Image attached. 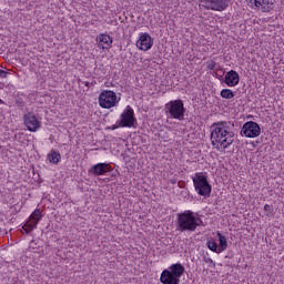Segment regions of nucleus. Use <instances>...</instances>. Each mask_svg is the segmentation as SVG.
I'll return each mask as SVG.
<instances>
[{
	"label": "nucleus",
	"instance_id": "9d476101",
	"mask_svg": "<svg viewBox=\"0 0 284 284\" xmlns=\"http://www.w3.org/2000/svg\"><path fill=\"white\" fill-rule=\"evenodd\" d=\"M251 6H255L262 12H272L274 10V3L276 0H247Z\"/></svg>",
	"mask_w": 284,
	"mask_h": 284
},
{
	"label": "nucleus",
	"instance_id": "412c9836",
	"mask_svg": "<svg viewBox=\"0 0 284 284\" xmlns=\"http://www.w3.org/2000/svg\"><path fill=\"white\" fill-rule=\"evenodd\" d=\"M264 212H265L266 216H272V214H274V207L270 204H265Z\"/></svg>",
	"mask_w": 284,
	"mask_h": 284
},
{
	"label": "nucleus",
	"instance_id": "f03ea898",
	"mask_svg": "<svg viewBox=\"0 0 284 284\" xmlns=\"http://www.w3.org/2000/svg\"><path fill=\"white\" fill-rule=\"evenodd\" d=\"M203 227V220L199 217V213L191 210L178 214L176 230L178 232H196V227Z\"/></svg>",
	"mask_w": 284,
	"mask_h": 284
},
{
	"label": "nucleus",
	"instance_id": "1a4fd4ad",
	"mask_svg": "<svg viewBox=\"0 0 284 284\" xmlns=\"http://www.w3.org/2000/svg\"><path fill=\"white\" fill-rule=\"evenodd\" d=\"M152 45H154V40L150 36V33H140V38L136 41V48H139V50H142L143 52H148V50L152 49Z\"/></svg>",
	"mask_w": 284,
	"mask_h": 284
},
{
	"label": "nucleus",
	"instance_id": "aec40b11",
	"mask_svg": "<svg viewBox=\"0 0 284 284\" xmlns=\"http://www.w3.org/2000/svg\"><path fill=\"white\" fill-rule=\"evenodd\" d=\"M220 95L222 99H234V92L230 89H223Z\"/></svg>",
	"mask_w": 284,
	"mask_h": 284
},
{
	"label": "nucleus",
	"instance_id": "ddd939ff",
	"mask_svg": "<svg viewBox=\"0 0 284 284\" xmlns=\"http://www.w3.org/2000/svg\"><path fill=\"white\" fill-rule=\"evenodd\" d=\"M239 81H241V77L239 72L231 70L224 77V83L229 85V88H234L239 85Z\"/></svg>",
	"mask_w": 284,
	"mask_h": 284
},
{
	"label": "nucleus",
	"instance_id": "5701e85b",
	"mask_svg": "<svg viewBox=\"0 0 284 284\" xmlns=\"http://www.w3.org/2000/svg\"><path fill=\"white\" fill-rule=\"evenodd\" d=\"M203 261H204V263L210 265V267H214L216 265V263H214V260H212V257H207V256L204 255Z\"/></svg>",
	"mask_w": 284,
	"mask_h": 284
},
{
	"label": "nucleus",
	"instance_id": "cd10ccee",
	"mask_svg": "<svg viewBox=\"0 0 284 284\" xmlns=\"http://www.w3.org/2000/svg\"><path fill=\"white\" fill-rule=\"evenodd\" d=\"M22 234H30L27 227L22 226L21 229Z\"/></svg>",
	"mask_w": 284,
	"mask_h": 284
},
{
	"label": "nucleus",
	"instance_id": "6ab92c4d",
	"mask_svg": "<svg viewBox=\"0 0 284 284\" xmlns=\"http://www.w3.org/2000/svg\"><path fill=\"white\" fill-rule=\"evenodd\" d=\"M43 215H41V210L40 209H36L32 214L30 215V221L32 223H36V225L39 223V221H41V217Z\"/></svg>",
	"mask_w": 284,
	"mask_h": 284
},
{
	"label": "nucleus",
	"instance_id": "f3484780",
	"mask_svg": "<svg viewBox=\"0 0 284 284\" xmlns=\"http://www.w3.org/2000/svg\"><path fill=\"white\" fill-rule=\"evenodd\" d=\"M206 246L209 247V250H211V252H215V254H221V252H219V244L216 243V241H214V237H207Z\"/></svg>",
	"mask_w": 284,
	"mask_h": 284
},
{
	"label": "nucleus",
	"instance_id": "39448f33",
	"mask_svg": "<svg viewBox=\"0 0 284 284\" xmlns=\"http://www.w3.org/2000/svg\"><path fill=\"white\" fill-rule=\"evenodd\" d=\"M121 101V98L116 97L114 91L104 90L99 95V105L104 110H110V108H116Z\"/></svg>",
	"mask_w": 284,
	"mask_h": 284
},
{
	"label": "nucleus",
	"instance_id": "4be33fe9",
	"mask_svg": "<svg viewBox=\"0 0 284 284\" xmlns=\"http://www.w3.org/2000/svg\"><path fill=\"white\" fill-rule=\"evenodd\" d=\"M23 226H24V227L28 230V232L30 233V232H32V230H34V229L37 227V223H34V222H32V221L30 220V222H27Z\"/></svg>",
	"mask_w": 284,
	"mask_h": 284
},
{
	"label": "nucleus",
	"instance_id": "b1692460",
	"mask_svg": "<svg viewBox=\"0 0 284 284\" xmlns=\"http://www.w3.org/2000/svg\"><path fill=\"white\" fill-rule=\"evenodd\" d=\"M8 74H10L8 71L0 69V77H1V79H8Z\"/></svg>",
	"mask_w": 284,
	"mask_h": 284
},
{
	"label": "nucleus",
	"instance_id": "2eb2a0df",
	"mask_svg": "<svg viewBox=\"0 0 284 284\" xmlns=\"http://www.w3.org/2000/svg\"><path fill=\"white\" fill-rule=\"evenodd\" d=\"M169 272L173 275L176 276L179 280H181V276L185 274V266L181 263L172 264L169 267Z\"/></svg>",
	"mask_w": 284,
	"mask_h": 284
},
{
	"label": "nucleus",
	"instance_id": "0eeeda50",
	"mask_svg": "<svg viewBox=\"0 0 284 284\" xmlns=\"http://www.w3.org/2000/svg\"><path fill=\"white\" fill-rule=\"evenodd\" d=\"M120 119L119 125H121V128H134V124L136 123V118H134V109L128 105Z\"/></svg>",
	"mask_w": 284,
	"mask_h": 284
},
{
	"label": "nucleus",
	"instance_id": "9b49d317",
	"mask_svg": "<svg viewBox=\"0 0 284 284\" xmlns=\"http://www.w3.org/2000/svg\"><path fill=\"white\" fill-rule=\"evenodd\" d=\"M108 172H112V166H110L108 163L94 164L89 170V173L93 174L94 176H103V174H108Z\"/></svg>",
	"mask_w": 284,
	"mask_h": 284
},
{
	"label": "nucleus",
	"instance_id": "bb28decb",
	"mask_svg": "<svg viewBox=\"0 0 284 284\" xmlns=\"http://www.w3.org/2000/svg\"><path fill=\"white\" fill-rule=\"evenodd\" d=\"M119 123H120V121H118L116 124H113L111 126V130H116V129L121 128V125H119Z\"/></svg>",
	"mask_w": 284,
	"mask_h": 284
},
{
	"label": "nucleus",
	"instance_id": "393cba45",
	"mask_svg": "<svg viewBox=\"0 0 284 284\" xmlns=\"http://www.w3.org/2000/svg\"><path fill=\"white\" fill-rule=\"evenodd\" d=\"M207 68L209 70H214V68H216V62L212 60L211 62H209Z\"/></svg>",
	"mask_w": 284,
	"mask_h": 284
},
{
	"label": "nucleus",
	"instance_id": "6e6552de",
	"mask_svg": "<svg viewBox=\"0 0 284 284\" xmlns=\"http://www.w3.org/2000/svg\"><path fill=\"white\" fill-rule=\"evenodd\" d=\"M23 121L29 132H39L41 130V121H39V118L34 113L28 112L24 114Z\"/></svg>",
	"mask_w": 284,
	"mask_h": 284
},
{
	"label": "nucleus",
	"instance_id": "423d86ee",
	"mask_svg": "<svg viewBox=\"0 0 284 284\" xmlns=\"http://www.w3.org/2000/svg\"><path fill=\"white\" fill-rule=\"evenodd\" d=\"M241 134L247 139H256L261 135V126L254 121L245 122L242 126Z\"/></svg>",
	"mask_w": 284,
	"mask_h": 284
},
{
	"label": "nucleus",
	"instance_id": "7ed1b4c3",
	"mask_svg": "<svg viewBox=\"0 0 284 284\" xmlns=\"http://www.w3.org/2000/svg\"><path fill=\"white\" fill-rule=\"evenodd\" d=\"M165 110L171 119H176L178 121L185 120V104L183 103V100L170 101L165 104Z\"/></svg>",
	"mask_w": 284,
	"mask_h": 284
},
{
	"label": "nucleus",
	"instance_id": "20e7f679",
	"mask_svg": "<svg viewBox=\"0 0 284 284\" xmlns=\"http://www.w3.org/2000/svg\"><path fill=\"white\" fill-rule=\"evenodd\" d=\"M193 185L195 192H197L200 196H210V194H212V185L207 181V176L202 175V173L195 174V178H193Z\"/></svg>",
	"mask_w": 284,
	"mask_h": 284
},
{
	"label": "nucleus",
	"instance_id": "a878e982",
	"mask_svg": "<svg viewBox=\"0 0 284 284\" xmlns=\"http://www.w3.org/2000/svg\"><path fill=\"white\" fill-rule=\"evenodd\" d=\"M16 103L19 108H23L26 105V102H23L21 99H18Z\"/></svg>",
	"mask_w": 284,
	"mask_h": 284
},
{
	"label": "nucleus",
	"instance_id": "dca6fc26",
	"mask_svg": "<svg viewBox=\"0 0 284 284\" xmlns=\"http://www.w3.org/2000/svg\"><path fill=\"white\" fill-rule=\"evenodd\" d=\"M217 239H219V252H225V250H227V237H225L223 234H221V232L216 233Z\"/></svg>",
	"mask_w": 284,
	"mask_h": 284
},
{
	"label": "nucleus",
	"instance_id": "c756f323",
	"mask_svg": "<svg viewBox=\"0 0 284 284\" xmlns=\"http://www.w3.org/2000/svg\"><path fill=\"white\" fill-rule=\"evenodd\" d=\"M0 103H3V101L0 100Z\"/></svg>",
	"mask_w": 284,
	"mask_h": 284
},
{
	"label": "nucleus",
	"instance_id": "a211bd4d",
	"mask_svg": "<svg viewBox=\"0 0 284 284\" xmlns=\"http://www.w3.org/2000/svg\"><path fill=\"white\" fill-rule=\"evenodd\" d=\"M48 160L53 163V165H57V163H59V161H61V153L57 152V151H51L48 154Z\"/></svg>",
	"mask_w": 284,
	"mask_h": 284
},
{
	"label": "nucleus",
	"instance_id": "c85d7f7f",
	"mask_svg": "<svg viewBox=\"0 0 284 284\" xmlns=\"http://www.w3.org/2000/svg\"><path fill=\"white\" fill-rule=\"evenodd\" d=\"M85 87H87V88H90V82H85Z\"/></svg>",
	"mask_w": 284,
	"mask_h": 284
},
{
	"label": "nucleus",
	"instance_id": "f257e3e1",
	"mask_svg": "<svg viewBox=\"0 0 284 284\" xmlns=\"http://www.w3.org/2000/svg\"><path fill=\"white\" fill-rule=\"evenodd\" d=\"M211 130V143L216 145V150H227L234 143V131L230 128V122H214Z\"/></svg>",
	"mask_w": 284,
	"mask_h": 284
},
{
	"label": "nucleus",
	"instance_id": "f8f14e48",
	"mask_svg": "<svg viewBox=\"0 0 284 284\" xmlns=\"http://www.w3.org/2000/svg\"><path fill=\"white\" fill-rule=\"evenodd\" d=\"M97 43L100 50H110L112 48L113 40L110 34L101 33L97 37Z\"/></svg>",
	"mask_w": 284,
	"mask_h": 284
},
{
	"label": "nucleus",
	"instance_id": "4468645a",
	"mask_svg": "<svg viewBox=\"0 0 284 284\" xmlns=\"http://www.w3.org/2000/svg\"><path fill=\"white\" fill-rule=\"evenodd\" d=\"M160 282L162 284H179L181 283V280H179L178 276H174L170 270H164L161 273Z\"/></svg>",
	"mask_w": 284,
	"mask_h": 284
}]
</instances>
